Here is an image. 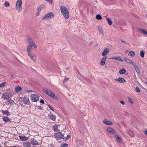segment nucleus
Wrapping results in <instances>:
<instances>
[{"label": "nucleus", "instance_id": "f257e3e1", "mask_svg": "<svg viewBox=\"0 0 147 147\" xmlns=\"http://www.w3.org/2000/svg\"><path fill=\"white\" fill-rule=\"evenodd\" d=\"M42 90L45 93L52 98L55 99L56 100H59L58 98L55 95L52 91L45 88H43Z\"/></svg>", "mask_w": 147, "mask_h": 147}, {"label": "nucleus", "instance_id": "f03ea898", "mask_svg": "<svg viewBox=\"0 0 147 147\" xmlns=\"http://www.w3.org/2000/svg\"><path fill=\"white\" fill-rule=\"evenodd\" d=\"M62 13L65 19H68L69 16V13L66 8L63 6H61L60 7Z\"/></svg>", "mask_w": 147, "mask_h": 147}, {"label": "nucleus", "instance_id": "7ed1b4c3", "mask_svg": "<svg viewBox=\"0 0 147 147\" xmlns=\"http://www.w3.org/2000/svg\"><path fill=\"white\" fill-rule=\"evenodd\" d=\"M54 17V14L52 12H50L45 14L42 18V21H45L47 20L51 19Z\"/></svg>", "mask_w": 147, "mask_h": 147}, {"label": "nucleus", "instance_id": "20e7f679", "mask_svg": "<svg viewBox=\"0 0 147 147\" xmlns=\"http://www.w3.org/2000/svg\"><path fill=\"white\" fill-rule=\"evenodd\" d=\"M19 101L22 102L25 105L27 104L29 105L30 104V102L29 101V99L26 96L20 97L19 98Z\"/></svg>", "mask_w": 147, "mask_h": 147}, {"label": "nucleus", "instance_id": "39448f33", "mask_svg": "<svg viewBox=\"0 0 147 147\" xmlns=\"http://www.w3.org/2000/svg\"><path fill=\"white\" fill-rule=\"evenodd\" d=\"M54 136L57 140H59L64 138V135L61 132H58L55 133Z\"/></svg>", "mask_w": 147, "mask_h": 147}, {"label": "nucleus", "instance_id": "423d86ee", "mask_svg": "<svg viewBox=\"0 0 147 147\" xmlns=\"http://www.w3.org/2000/svg\"><path fill=\"white\" fill-rule=\"evenodd\" d=\"M22 0H18L16 3V7L17 10L19 12L22 10Z\"/></svg>", "mask_w": 147, "mask_h": 147}, {"label": "nucleus", "instance_id": "0eeeda50", "mask_svg": "<svg viewBox=\"0 0 147 147\" xmlns=\"http://www.w3.org/2000/svg\"><path fill=\"white\" fill-rule=\"evenodd\" d=\"M33 102H37L39 100V96L36 94H33L30 96Z\"/></svg>", "mask_w": 147, "mask_h": 147}, {"label": "nucleus", "instance_id": "6e6552de", "mask_svg": "<svg viewBox=\"0 0 147 147\" xmlns=\"http://www.w3.org/2000/svg\"><path fill=\"white\" fill-rule=\"evenodd\" d=\"M2 98L4 99L9 100V93L5 92L4 93L2 96Z\"/></svg>", "mask_w": 147, "mask_h": 147}, {"label": "nucleus", "instance_id": "1a4fd4ad", "mask_svg": "<svg viewBox=\"0 0 147 147\" xmlns=\"http://www.w3.org/2000/svg\"><path fill=\"white\" fill-rule=\"evenodd\" d=\"M103 123L107 125H113V123L111 121L107 119H104Z\"/></svg>", "mask_w": 147, "mask_h": 147}, {"label": "nucleus", "instance_id": "9d476101", "mask_svg": "<svg viewBox=\"0 0 147 147\" xmlns=\"http://www.w3.org/2000/svg\"><path fill=\"white\" fill-rule=\"evenodd\" d=\"M132 65L135 68L137 73L138 74H139L140 71L139 68L137 65L134 62L132 64Z\"/></svg>", "mask_w": 147, "mask_h": 147}, {"label": "nucleus", "instance_id": "9b49d317", "mask_svg": "<svg viewBox=\"0 0 147 147\" xmlns=\"http://www.w3.org/2000/svg\"><path fill=\"white\" fill-rule=\"evenodd\" d=\"M107 58V56H105L101 60L100 63L101 66H103L105 65V61L106 60Z\"/></svg>", "mask_w": 147, "mask_h": 147}, {"label": "nucleus", "instance_id": "f8f14e48", "mask_svg": "<svg viewBox=\"0 0 147 147\" xmlns=\"http://www.w3.org/2000/svg\"><path fill=\"white\" fill-rule=\"evenodd\" d=\"M109 51V49L108 48H106L103 51L102 54V56H104L108 53Z\"/></svg>", "mask_w": 147, "mask_h": 147}, {"label": "nucleus", "instance_id": "ddd939ff", "mask_svg": "<svg viewBox=\"0 0 147 147\" xmlns=\"http://www.w3.org/2000/svg\"><path fill=\"white\" fill-rule=\"evenodd\" d=\"M48 116L49 118L52 120L53 121H55L56 116L55 115H53L52 114L50 113L48 115Z\"/></svg>", "mask_w": 147, "mask_h": 147}, {"label": "nucleus", "instance_id": "4468645a", "mask_svg": "<svg viewBox=\"0 0 147 147\" xmlns=\"http://www.w3.org/2000/svg\"><path fill=\"white\" fill-rule=\"evenodd\" d=\"M107 132L110 133L114 134L115 133V131L114 129L111 127H109L107 129Z\"/></svg>", "mask_w": 147, "mask_h": 147}, {"label": "nucleus", "instance_id": "2eb2a0df", "mask_svg": "<svg viewBox=\"0 0 147 147\" xmlns=\"http://www.w3.org/2000/svg\"><path fill=\"white\" fill-rule=\"evenodd\" d=\"M28 55L30 58V59L33 61H35L36 60V57L35 55L33 54H32L30 53V54H28Z\"/></svg>", "mask_w": 147, "mask_h": 147}, {"label": "nucleus", "instance_id": "dca6fc26", "mask_svg": "<svg viewBox=\"0 0 147 147\" xmlns=\"http://www.w3.org/2000/svg\"><path fill=\"white\" fill-rule=\"evenodd\" d=\"M117 81L120 83H123L125 82V80L123 78L119 77L117 79H115Z\"/></svg>", "mask_w": 147, "mask_h": 147}, {"label": "nucleus", "instance_id": "f3484780", "mask_svg": "<svg viewBox=\"0 0 147 147\" xmlns=\"http://www.w3.org/2000/svg\"><path fill=\"white\" fill-rule=\"evenodd\" d=\"M32 45H28L27 47V51L28 53V54L31 53L30 51L32 49Z\"/></svg>", "mask_w": 147, "mask_h": 147}, {"label": "nucleus", "instance_id": "a211bd4d", "mask_svg": "<svg viewBox=\"0 0 147 147\" xmlns=\"http://www.w3.org/2000/svg\"><path fill=\"white\" fill-rule=\"evenodd\" d=\"M23 147H30L31 145L30 143L28 142H26L23 144Z\"/></svg>", "mask_w": 147, "mask_h": 147}, {"label": "nucleus", "instance_id": "6ab92c4d", "mask_svg": "<svg viewBox=\"0 0 147 147\" xmlns=\"http://www.w3.org/2000/svg\"><path fill=\"white\" fill-rule=\"evenodd\" d=\"M26 41L28 44H31V42L33 43V41H34L32 40L31 38L29 37H27L26 39Z\"/></svg>", "mask_w": 147, "mask_h": 147}, {"label": "nucleus", "instance_id": "aec40b11", "mask_svg": "<svg viewBox=\"0 0 147 147\" xmlns=\"http://www.w3.org/2000/svg\"><path fill=\"white\" fill-rule=\"evenodd\" d=\"M59 126L58 124H55L53 127V129L54 132H57L58 131V127Z\"/></svg>", "mask_w": 147, "mask_h": 147}, {"label": "nucleus", "instance_id": "412c9836", "mask_svg": "<svg viewBox=\"0 0 147 147\" xmlns=\"http://www.w3.org/2000/svg\"><path fill=\"white\" fill-rule=\"evenodd\" d=\"M30 143L32 144L35 145L38 144V142L34 138L31 139Z\"/></svg>", "mask_w": 147, "mask_h": 147}, {"label": "nucleus", "instance_id": "4be33fe9", "mask_svg": "<svg viewBox=\"0 0 147 147\" xmlns=\"http://www.w3.org/2000/svg\"><path fill=\"white\" fill-rule=\"evenodd\" d=\"M19 138L22 141L27 140H28V138L27 137H26L24 136H19Z\"/></svg>", "mask_w": 147, "mask_h": 147}, {"label": "nucleus", "instance_id": "5701e85b", "mask_svg": "<svg viewBox=\"0 0 147 147\" xmlns=\"http://www.w3.org/2000/svg\"><path fill=\"white\" fill-rule=\"evenodd\" d=\"M111 59H115L116 60H118L121 61H123V60L121 59L120 57H113L111 58Z\"/></svg>", "mask_w": 147, "mask_h": 147}, {"label": "nucleus", "instance_id": "b1692460", "mask_svg": "<svg viewBox=\"0 0 147 147\" xmlns=\"http://www.w3.org/2000/svg\"><path fill=\"white\" fill-rule=\"evenodd\" d=\"M138 29L143 34L147 35V31L145 30L140 28H138Z\"/></svg>", "mask_w": 147, "mask_h": 147}, {"label": "nucleus", "instance_id": "393cba45", "mask_svg": "<svg viewBox=\"0 0 147 147\" xmlns=\"http://www.w3.org/2000/svg\"><path fill=\"white\" fill-rule=\"evenodd\" d=\"M2 119L5 122H9L10 121V119L6 117H3Z\"/></svg>", "mask_w": 147, "mask_h": 147}, {"label": "nucleus", "instance_id": "a878e982", "mask_svg": "<svg viewBox=\"0 0 147 147\" xmlns=\"http://www.w3.org/2000/svg\"><path fill=\"white\" fill-rule=\"evenodd\" d=\"M1 112L3 115H5L7 116H9L10 115V114L7 110H6L5 111H4L3 110H1Z\"/></svg>", "mask_w": 147, "mask_h": 147}, {"label": "nucleus", "instance_id": "bb28decb", "mask_svg": "<svg viewBox=\"0 0 147 147\" xmlns=\"http://www.w3.org/2000/svg\"><path fill=\"white\" fill-rule=\"evenodd\" d=\"M22 90V88L18 86H16L15 88V91L16 92H19Z\"/></svg>", "mask_w": 147, "mask_h": 147}, {"label": "nucleus", "instance_id": "cd10ccee", "mask_svg": "<svg viewBox=\"0 0 147 147\" xmlns=\"http://www.w3.org/2000/svg\"><path fill=\"white\" fill-rule=\"evenodd\" d=\"M106 20L108 22V24L109 25H111L112 24V22L111 18H106Z\"/></svg>", "mask_w": 147, "mask_h": 147}, {"label": "nucleus", "instance_id": "c85d7f7f", "mask_svg": "<svg viewBox=\"0 0 147 147\" xmlns=\"http://www.w3.org/2000/svg\"><path fill=\"white\" fill-rule=\"evenodd\" d=\"M124 60L125 61L127 62V63H129L131 65L134 63L133 62L130 61V60L128 59L125 58L124 59Z\"/></svg>", "mask_w": 147, "mask_h": 147}, {"label": "nucleus", "instance_id": "c756f323", "mask_svg": "<svg viewBox=\"0 0 147 147\" xmlns=\"http://www.w3.org/2000/svg\"><path fill=\"white\" fill-rule=\"evenodd\" d=\"M99 32L100 33L102 34H103V32L102 28L100 26H98V27Z\"/></svg>", "mask_w": 147, "mask_h": 147}, {"label": "nucleus", "instance_id": "7c9ffc66", "mask_svg": "<svg viewBox=\"0 0 147 147\" xmlns=\"http://www.w3.org/2000/svg\"><path fill=\"white\" fill-rule=\"evenodd\" d=\"M128 55L129 56H130L131 57H133L135 55V53L134 52L132 51H130Z\"/></svg>", "mask_w": 147, "mask_h": 147}, {"label": "nucleus", "instance_id": "2f4dec72", "mask_svg": "<svg viewBox=\"0 0 147 147\" xmlns=\"http://www.w3.org/2000/svg\"><path fill=\"white\" fill-rule=\"evenodd\" d=\"M96 18L98 20L102 19V17L99 14H97L96 16Z\"/></svg>", "mask_w": 147, "mask_h": 147}, {"label": "nucleus", "instance_id": "473e14b6", "mask_svg": "<svg viewBox=\"0 0 147 147\" xmlns=\"http://www.w3.org/2000/svg\"><path fill=\"white\" fill-rule=\"evenodd\" d=\"M115 137L116 138V139L119 142H120L121 141V138L118 135H116L115 136Z\"/></svg>", "mask_w": 147, "mask_h": 147}, {"label": "nucleus", "instance_id": "72a5a7b5", "mask_svg": "<svg viewBox=\"0 0 147 147\" xmlns=\"http://www.w3.org/2000/svg\"><path fill=\"white\" fill-rule=\"evenodd\" d=\"M126 71L124 69L120 70L119 73L120 74H125L126 72Z\"/></svg>", "mask_w": 147, "mask_h": 147}, {"label": "nucleus", "instance_id": "f704fd0d", "mask_svg": "<svg viewBox=\"0 0 147 147\" xmlns=\"http://www.w3.org/2000/svg\"><path fill=\"white\" fill-rule=\"evenodd\" d=\"M140 56L142 57H143L144 56V52L142 50H141Z\"/></svg>", "mask_w": 147, "mask_h": 147}, {"label": "nucleus", "instance_id": "c9c22d12", "mask_svg": "<svg viewBox=\"0 0 147 147\" xmlns=\"http://www.w3.org/2000/svg\"><path fill=\"white\" fill-rule=\"evenodd\" d=\"M4 5L5 7H8L10 6V4L7 1H6L4 3Z\"/></svg>", "mask_w": 147, "mask_h": 147}, {"label": "nucleus", "instance_id": "e433bc0d", "mask_svg": "<svg viewBox=\"0 0 147 147\" xmlns=\"http://www.w3.org/2000/svg\"><path fill=\"white\" fill-rule=\"evenodd\" d=\"M6 83V82H4L0 84V87H2L4 86Z\"/></svg>", "mask_w": 147, "mask_h": 147}, {"label": "nucleus", "instance_id": "4c0bfd02", "mask_svg": "<svg viewBox=\"0 0 147 147\" xmlns=\"http://www.w3.org/2000/svg\"><path fill=\"white\" fill-rule=\"evenodd\" d=\"M29 44L30 45H32V47H33L34 48L36 49L37 48V47L34 41H33V43L31 42V44Z\"/></svg>", "mask_w": 147, "mask_h": 147}, {"label": "nucleus", "instance_id": "58836bf2", "mask_svg": "<svg viewBox=\"0 0 147 147\" xmlns=\"http://www.w3.org/2000/svg\"><path fill=\"white\" fill-rule=\"evenodd\" d=\"M68 146V144H62L60 146V147H67Z\"/></svg>", "mask_w": 147, "mask_h": 147}, {"label": "nucleus", "instance_id": "ea45409f", "mask_svg": "<svg viewBox=\"0 0 147 147\" xmlns=\"http://www.w3.org/2000/svg\"><path fill=\"white\" fill-rule=\"evenodd\" d=\"M128 100L129 102L131 104H133L134 103L133 100L130 97H129Z\"/></svg>", "mask_w": 147, "mask_h": 147}, {"label": "nucleus", "instance_id": "a19ab883", "mask_svg": "<svg viewBox=\"0 0 147 147\" xmlns=\"http://www.w3.org/2000/svg\"><path fill=\"white\" fill-rule=\"evenodd\" d=\"M49 3H51L52 5L53 3V0H45Z\"/></svg>", "mask_w": 147, "mask_h": 147}, {"label": "nucleus", "instance_id": "79ce46f5", "mask_svg": "<svg viewBox=\"0 0 147 147\" xmlns=\"http://www.w3.org/2000/svg\"><path fill=\"white\" fill-rule=\"evenodd\" d=\"M136 91L138 92H140V90L139 88L138 87H136L135 89Z\"/></svg>", "mask_w": 147, "mask_h": 147}, {"label": "nucleus", "instance_id": "37998d69", "mask_svg": "<svg viewBox=\"0 0 147 147\" xmlns=\"http://www.w3.org/2000/svg\"><path fill=\"white\" fill-rule=\"evenodd\" d=\"M9 102L10 103H11L12 104H13L14 103V102L12 100L9 99Z\"/></svg>", "mask_w": 147, "mask_h": 147}, {"label": "nucleus", "instance_id": "c03bdc74", "mask_svg": "<svg viewBox=\"0 0 147 147\" xmlns=\"http://www.w3.org/2000/svg\"><path fill=\"white\" fill-rule=\"evenodd\" d=\"M48 106L51 110L54 111L53 108V107H52L50 105H49Z\"/></svg>", "mask_w": 147, "mask_h": 147}, {"label": "nucleus", "instance_id": "a18cd8bd", "mask_svg": "<svg viewBox=\"0 0 147 147\" xmlns=\"http://www.w3.org/2000/svg\"><path fill=\"white\" fill-rule=\"evenodd\" d=\"M121 42H123L124 44L125 45H129V44L126 41H123V40H121Z\"/></svg>", "mask_w": 147, "mask_h": 147}, {"label": "nucleus", "instance_id": "49530a36", "mask_svg": "<svg viewBox=\"0 0 147 147\" xmlns=\"http://www.w3.org/2000/svg\"><path fill=\"white\" fill-rule=\"evenodd\" d=\"M68 80V78H65L64 79L63 81L64 82H65L66 81H67Z\"/></svg>", "mask_w": 147, "mask_h": 147}, {"label": "nucleus", "instance_id": "de8ad7c7", "mask_svg": "<svg viewBox=\"0 0 147 147\" xmlns=\"http://www.w3.org/2000/svg\"><path fill=\"white\" fill-rule=\"evenodd\" d=\"M70 137V136L69 135H68L67 137L65 138V140H67Z\"/></svg>", "mask_w": 147, "mask_h": 147}, {"label": "nucleus", "instance_id": "09e8293b", "mask_svg": "<svg viewBox=\"0 0 147 147\" xmlns=\"http://www.w3.org/2000/svg\"><path fill=\"white\" fill-rule=\"evenodd\" d=\"M120 103L123 105H124L125 104V102L123 100H120Z\"/></svg>", "mask_w": 147, "mask_h": 147}, {"label": "nucleus", "instance_id": "8fccbe9b", "mask_svg": "<svg viewBox=\"0 0 147 147\" xmlns=\"http://www.w3.org/2000/svg\"><path fill=\"white\" fill-rule=\"evenodd\" d=\"M40 103L44 104V100L42 99H41L40 100Z\"/></svg>", "mask_w": 147, "mask_h": 147}, {"label": "nucleus", "instance_id": "3c124183", "mask_svg": "<svg viewBox=\"0 0 147 147\" xmlns=\"http://www.w3.org/2000/svg\"><path fill=\"white\" fill-rule=\"evenodd\" d=\"M42 8V6H40L38 8V9H40V10Z\"/></svg>", "mask_w": 147, "mask_h": 147}, {"label": "nucleus", "instance_id": "603ef678", "mask_svg": "<svg viewBox=\"0 0 147 147\" xmlns=\"http://www.w3.org/2000/svg\"><path fill=\"white\" fill-rule=\"evenodd\" d=\"M144 133H145V134L146 135H147V130H146V131H145V132H144Z\"/></svg>", "mask_w": 147, "mask_h": 147}, {"label": "nucleus", "instance_id": "864d4df0", "mask_svg": "<svg viewBox=\"0 0 147 147\" xmlns=\"http://www.w3.org/2000/svg\"><path fill=\"white\" fill-rule=\"evenodd\" d=\"M66 69H67V70H68V69H69V67H67V68H66Z\"/></svg>", "mask_w": 147, "mask_h": 147}, {"label": "nucleus", "instance_id": "5fc2aeb1", "mask_svg": "<svg viewBox=\"0 0 147 147\" xmlns=\"http://www.w3.org/2000/svg\"><path fill=\"white\" fill-rule=\"evenodd\" d=\"M28 91H29V92H32V90H29Z\"/></svg>", "mask_w": 147, "mask_h": 147}, {"label": "nucleus", "instance_id": "6e6d98bb", "mask_svg": "<svg viewBox=\"0 0 147 147\" xmlns=\"http://www.w3.org/2000/svg\"><path fill=\"white\" fill-rule=\"evenodd\" d=\"M10 147H16V146H11Z\"/></svg>", "mask_w": 147, "mask_h": 147}, {"label": "nucleus", "instance_id": "4d7b16f0", "mask_svg": "<svg viewBox=\"0 0 147 147\" xmlns=\"http://www.w3.org/2000/svg\"><path fill=\"white\" fill-rule=\"evenodd\" d=\"M146 83L147 84V81L146 82Z\"/></svg>", "mask_w": 147, "mask_h": 147}]
</instances>
